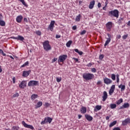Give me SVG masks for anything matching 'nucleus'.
<instances>
[{
    "label": "nucleus",
    "instance_id": "4c0bfd02",
    "mask_svg": "<svg viewBox=\"0 0 130 130\" xmlns=\"http://www.w3.org/2000/svg\"><path fill=\"white\" fill-rule=\"evenodd\" d=\"M36 33L38 36H41V31H40V30H37Z\"/></svg>",
    "mask_w": 130,
    "mask_h": 130
},
{
    "label": "nucleus",
    "instance_id": "6e6d98bb",
    "mask_svg": "<svg viewBox=\"0 0 130 130\" xmlns=\"http://www.w3.org/2000/svg\"><path fill=\"white\" fill-rule=\"evenodd\" d=\"M116 38H117V39H120V38H121V36H120V35H117V36H116Z\"/></svg>",
    "mask_w": 130,
    "mask_h": 130
},
{
    "label": "nucleus",
    "instance_id": "6ab92c4d",
    "mask_svg": "<svg viewBox=\"0 0 130 130\" xmlns=\"http://www.w3.org/2000/svg\"><path fill=\"white\" fill-rule=\"evenodd\" d=\"M85 116L86 119H87V120H88V121H92L93 120V117L91 116L90 115L86 114Z\"/></svg>",
    "mask_w": 130,
    "mask_h": 130
},
{
    "label": "nucleus",
    "instance_id": "ea45409f",
    "mask_svg": "<svg viewBox=\"0 0 130 130\" xmlns=\"http://www.w3.org/2000/svg\"><path fill=\"white\" fill-rule=\"evenodd\" d=\"M86 30H83L82 31L80 32V35H85L86 34Z\"/></svg>",
    "mask_w": 130,
    "mask_h": 130
},
{
    "label": "nucleus",
    "instance_id": "a211bd4d",
    "mask_svg": "<svg viewBox=\"0 0 130 130\" xmlns=\"http://www.w3.org/2000/svg\"><path fill=\"white\" fill-rule=\"evenodd\" d=\"M22 20H23V16H22V15L18 16L16 17V22H17V23H21Z\"/></svg>",
    "mask_w": 130,
    "mask_h": 130
},
{
    "label": "nucleus",
    "instance_id": "de8ad7c7",
    "mask_svg": "<svg viewBox=\"0 0 130 130\" xmlns=\"http://www.w3.org/2000/svg\"><path fill=\"white\" fill-rule=\"evenodd\" d=\"M91 72L92 73H96V69L95 68H91Z\"/></svg>",
    "mask_w": 130,
    "mask_h": 130
},
{
    "label": "nucleus",
    "instance_id": "3c124183",
    "mask_svg": "<svg viewBox=\"0 0 130 130\" xmlns=\"http://www.w3.org/2000/svg\"><path fill=\"white\" fill-rule=\"evenodd\" d=\"M57 60V58H54L52 60V63H53L54 62H55Z\"/></svg>",
    "mask_w": 130,
    "mask_h": 130
},
{
    "label": "nucleus",
    "instance_id": "a878e982",
    "mask_svg": "<svg viewBox=\"0 0 130 130\" xmlns=\"http://www.w3.org/2000/svg\"><path fill=\"white\" fill-rule=\"evenodd\" d=\"M75 21L76 22H80V21H81V14H79L78 16H76Z\"/></svg>",
    "mask_w": 130,
    "mask_h": 130
},
{
    "label": "nucleus",
    "instance_id": "0eeeda50",
    "mask_svg": "<svg viewBox=\"0 0 130 130\" xmlns=\"http://www.w3.org/2000/svg\"><path fill=\"white\" fill-rule=\"evenodd\" d=\"M39 82L35 80H31L28 83V87H34V86H36L38 85Z\"/></svg>",
    "mask_w": 130,
    "mask_h": 130
},
{
    "label": "nucleus",
    "instance_id": "79ce46f5",
    "mask_svg": "<svg viewBox=\"0 0 130 130\" xmlns=\"http://www.w3.org/2000/svg\"><path fill=\"white\" fill-rule=\"evenodd\" d=\"M114 92V90H112L111 89H110L109 91V95H112V94H113V93Z\"/></svg>",
    "mask_w": 130,
    "mask_h": 130
},
{
    "label": "nucleus",
    "instance_id": "aec40b11",
    "mask_svg": "<svg viewBox=\"0 0 130 130\" xmlns=\"http://www.w3.org/2000/svg\"><path fill=\"white\" fill-rule=\"evenodd\" d=\"M80 112L82 114H85L87 112V108L85 107H82L80 110Z\"/></svg>",
    "mask_w": 130,
    "mask_h": 130
},
{
    "label": "nucleus",
    "instance_id": "bb28decb",
    "mask_svg": "<svg viewBox=\"0 0 130 130\" xmlns=\"http://www.w3.org/2000/svg\"><path fill=\"white\" fill-rule=\"evenodd\" d=\"M38 97V95H37L36 94H33L31 96V100H35V99H36V98H37Z\"/></svg>",
    "mask_w": 130,
    "mask_h": 130
},
{
    "label": "nucleus",
    "instance_id": "9b49d317",
    "mask_svg": "<svg viewBox=\"0 0 130 130\" xmlns=\"http://www.w3.org/2000/svg\"><path fill=\"white\" fill-rule=\"evenodd\" d=\"M26 84V81H21L20 84L19 85V88H20V89H25V88H26V86H27Z\"/></svg>",
    "mask_w": 130,
    "mask_h": 130
},
{
    "label": "nucleus",
    "instance_id": "f704fd0d",
    "mask_svg": "<svg viewBox=\"0 0 130 130\" xmlns=\"http://www.w3.org/2000/svg\"><path fill=\"white\" fill-rule=\"evenodd\" d=\"M20 1L21 3H22V5L24 6V7H27L28 5L26 4V3H25V1L24 0H19Z\"/></svg>",
    "mask_w": 130,
    "mask_h": 130
},
{
    "label": "nucleus",
    "instance_id": "680f3d73",
    "mask_svg": "<svg viewBox=\"0 0 130 130\" xmlns=\"http://www.w3.org/2000/svg\"><path fill=\"white\" fill-rule=\"evenodd\" d=\"M24 22H26V23H28V19H27V18H24Z\"/></svg>",
    "mask_w": 130,
    "mask_h": 130
},
{
    "label": "nucleus",
    "instance_id": "0e129e2a",
    "mask_svg": "<svg viewBox=\"0 0 130 130\" xmlns=\"http://www.w3.org/2000/svg\"><path fill=\"white\" fill-rule=\"evenodd\" d=\"M56 38L58 39L60 38V35H56Z\"/></svg>",
    "mask_w": 130,
    "mask_h": 130
},
{
    "label": "nucleus",
    "instance_id": "a19ab883",
    "mask_svg": "<svg viewBox=\"0 0 130 130\" xmlns=\"http://www.w3.org/2000/svg\"><path fill=\"white\" fill-rule=\"evenodd\" d=\"M110 89L114 91V90H115V85H112Z\"/></svg>",
    "mask_w": 130,
    "mask_h": 130
},
{
    "label": "nucleus",
    "instance_id": "c756f323",
    "mask_svg": "<svg viewBox=\"0 0 130 130\" xmlns=\"http://www.w3.org/2000/svg\"><path fill=\"white\" fill-rule=\"evenodd\" d=\"M0 26H2V27L6 26V22L4 20H0Z\"/></svg>",
    "mask_w": 130,
    "mask_h": 130
},
{
    "label": "nucleus",
    "instance_id": "4be33fe9",
    "mask_svg": "<svg viewBox=\"0 0 130 130\" xmlns=\"http://www.w3.org/2000/svg\"><path fill=\"white\" fill-rule=\"evenodd\" d=\"M101 108H102V106L96 105L94 109V111H95V112L99 111V110H100Z\"/></svg>",
    "mask_w": 130,
    "mask_h": 130
},
{
    "label": "nucleus",
    "instance_id": "c9c22d12",
    "mask_svg": "<svg viewBox=\"0 0 130 130\" xmlns=\"http://www.w3.org/2000/svg\"><path fill=\"white\" fill-rule=\"evenodd\" d=\"M111 78L112 80H113V81H115V74H111Z\"/></svg>",
    "mask_w": 130,
    "mask_h": 130
},
{
    "label": "nucleus",
    "instance_id": "c85d7f7f",
    "mask_svg": "<svg viewBox=\"0 0 130 130\" xmlns=\"http://www.w3.org/2000/svg\"><path fill=\"white\" fill-rule=\"evenodd\" d=\"M74 51H75V52H77V53H78L79 55H82L83 53L82 51H79V49H75Z\"/></svg>",
    "mask_w": 130,
    "mask_h": 130
},
{
    "label": "nucleus",
    "instance_id": "ddd939ff",
    "mask_svg": "<svg viewBox=\"0 0 130 130\" xmlns=\"http://www.w3.org/2000/svg\"><path fill=\"white\" fill-rule=\"evenodd\" d=\"M108 98V95L107 94V92L104 91L102 96V101L104 102V101H106V99Z\"/></svg>",
    "mask_w": 130,
    "mask_h": 130
},
{
    "label": "nucleus",
    "instance_id": "6e6552de",
    "mask_svg": "<svg viewBox=\"0 0 130 130\" xmlns=\"http://www.w3.org/2000/svg\"><path fill=\"white\" fill-rule=\"evenodd\" d=\"M54 24H55V21L54 20H52L51 21L50 24L48 26V29L52 32L53 31V28H54Z\"/></svg>",
    "mask_w": 130,
    "mask_h": 130
},
{
    "label": "nucleus",
    "instance_id": "cd10ccee",
    "mask_svg": "<svg viewBox=\"0 0 130 130\" xmlns=\"http://www.w3.org/2000/svg\"><path fill=\"white\" fill-rule=\"evenodd\" d=\"M123 102V100L122 99H120L119 100H118L116 102V105H119L120 104H121Z\"/></svg>",
    "mask_w": 130,
    "mask_h": 130
},
{
    "label": "nucleus",
    "instance_id": "f03ea898",
    "mask_svg": "<svg viewBox=\"0 0 130 130\" xmlns=\"http://www.w3.org/2000/svg\"><path fill=\"white\" fill-rule=\"evenodd\" d=\"M43 47L46 51L51 50V45L49 44V41L46 40L43 42Z\"/></svg>",
    "mask_w": 130,
    "mask_h": 130
},
{
    "label": "nucleus",
    "instance_id": "09e8293b",
    "mask_svg": "<svg viewBox=\"0 0 130 130\" xmlns=\"http://www.w3.org/2000/svg\"><path fill=\"white\" fill-rule=\"evenodd\" d=\"M45 106L47 108V107H49V106H50V104L48 103H46L45 104Z\"/></svg>",
    "mask_w": 130,
    "mask_h": 130
},
{
    "label": "nucleus",
    "instance_id": "393cba45",
    "mask_svg": "<svg viewBox=\"0 0 130 130\" xmlns=\"http://www.w3.org/2000/svg\"><path fill=\"white\" fill-rule=\"evenodd\" d=\"M72 43H73V41L72 40L69 41L66 44L67 47H71V45H72Z\"/></svg>",
    "mask_w": 130,
    "mask_h": 130
},
{
    "label": "nucleus",
    "instance_id": "2eb2a0df",
    "mask_svg": "<svg viewBox=\"0 0 130 130\" xmlns=\"http://www.w3.org/2000/svg\"><path fill=\"white\" fill-rule=\"evenodd\" d=\"M128 123H130V119L129 118L125 119L122 122V125H126Z\"/></svg>",
    "mask_w": 130,
    "mask_h": 130
},
{
    "label": "nucleus",
    "instance_id": "8fccbe9b",
    "mask_svg": "<svg viewBox=\"0 0 130 130\" xmlns=\"http://www.w3.org/2000/svg\"><path fill=\"white\" fill-rule=\"evenodd\" d=\"M117 77V83H119V75L117 74L116 75Z\"/></svg>",
    "mask_w": 130,
    "mask_h": 130
},
{
    "label": "nucleus",
    "instance_id": "774afa93",
    "mask_svg": "<svg viewBox=\"0 0 130 130\" xmlns=\"http://www.w3.org/2000/svg\"><path fill=\"white\" fill-rule=\"evenodd\" d=\"M82 117V115H78V119H81V118Z\"/></svg>",
    "mask_w": 130,
    "mask_h": 130
},
{
    "label": "nucleus",
    "instance_id": "39448f33",
    "mask_svg": "<svg viewBox=\"0 0 130 130\" xmlns=\"http://www.w3.org/2000/svg\"><path fill=\"white\" fill-rule=\"evenodd\" d=\"M68 58V55H61L59 56V59H58V62H63L66 59Z\"/></svg>",
    "mask_w": 130,
    "mask_h": 130
},
{
    "label": "nucleus",
    "instance_id": "423d86ee",
    "mask_svg": "<svg viewBox=\"0 0 130 130\" xmlns=\"http://www.w3.org/2000/svg\"><path fill=\"white\" fill-rule=\"evenodd\" d=\"M113 26V23L111 21H109L107 22V23L106 24V27L107 28V30L108 32H110L111 31V29L112 28V27Z\"/></svg>",
    "mask_w": 130,
    "mask_h": 130
},
{
    "label": "nucleus",
    "instance_id": "1a4fd4ad",
    "mask_svg": "<svg viewBox=\"0 0 130 130\" xmlns=\"http://www.w3.org/2000/svg\"><path fill=\"white\" fill-rule=\"evenodd\" d=\"M22 124L24 126V127H26V128H30V129H34V127L32 125H28V124L26 123V122L24 121H22L21 122Z\"/></svg>",
    "mask_w": 130,
    "mask_h": 130
},
{
    "label": "nucleus",
    "instance_id": "603ef678",
    "mask_svg": "<svg viewBox=\"0 0 130 130\" xmlns=\"http://www.w3.org/2000/svg\"><path fill=\"white\" fill-rule=\"evenodd\" d=\"M12 81L13 84H15V83H16V78L15 77L12 78Z\"/></svg>",
    "mask_w": 130,
    "mask_h": 130
},
{
    "label": "nucleus",
    "instance_id": "c03bdc74",
    "mask_svg": "<svg viewBox=\"0 0 130 130\" xmlns=\"http://www.w3.org/2000/svg\"><path fill=\"white\" fill-rule=\"evenodd\" d=\"M107 36L108 38H106V39H111V35H110L109 33L107 34Z\"/></svg>",
    "mask_w": 130,
    "mask_h": 130
},
{
    "label": "nucleus",
    "instance_id": "49530a36",
    "mask_svg": "<svg viewBox=\"0 0 130 130\" xmlns=\"http://www.w3.org/2000/svg\"><path fill=\"white\" fill-rule=\"evenodd\" d=\"M56 81L58 83H59L61 81V77L60 78H56Z\"/></svg>",
    "mask_w": 130,
    "mask_h": 130
},
{
    "label": "nucleus",
    "instance_id": "e433bc0d",
    "mask_svg": "<svg viewBox=\"0 0 130 130\" xmlns=\"http://www.w3.org/2000/svg\"><path fill=\"white\" fill-rule=\"evenodd\" d=\"M19 93L16 92L13 95V98H16V97H19Z\"/></svg>",
    "mask_w": 130,
    "mask_h": 130
},
{
    "label": "nucleus",
    "instance_id": "20e7f679",
    "mask_svg": "<svg viewBox=\"0 0 130 130\" xmlns=\"http://www.w3.org/2000/svg\"><path fill=\"white\" fill-rule=\"evenodd\" d=\"M52 121V118L49 117H47L45 118L44 120L41 122V124H45L48 122L49 123H51Z\"/></svg>",
    "mask_w": 130,
    "mask_h": 130
},
{
    "label": "nucleus",
    "instance_id": "864d4df0",
    "mask_svg": "<svg viewBox=\"0 0 130 130\" xmlns=\"http://www.w3.org/2000/svg\"><path fill=\"white\" fill-rule=\"evenodd\" d=\"M3 19H4V16H3L2 14H0V21L3 20Z\"/></svg>",
    "mask_w": 130,
    "mask_h": 130
},
{
    "label": "nucleus",
    "instance_id": "5701e85b",
    "mask_svg": "<svg viewBox=\"0 0 130 130\" xmlns=\"http://www.w3.org/2000/svg\"><path fill=\"white\" fill-rule=\"evenodd\" d=\"M111 41V39H107V40L104 44L105 47H106V46H107V45H108L109 43H110Z\"/></svg>",
    "mask_w": 130,
    "mask_h": 130
},
{
    "label": "nucleus",
    "instance_id": "5fc2aeb1",
    "mask_svg": "<svg viewBox=\"0 0 130 130\" xmlns=\"http://www.w3.org/2000/svg\"><path fill=\"white\" fill-rule=\"evenodd\" d=\"M108 5V0H106L105 3V6L107 7Z\"/></svg>",
    "mask_w": 130,
    "mask_h": 130
},
{
    "label": "nucleus",
    "instance_id": "72a5a7b5",
    "mask_svg": "<svg viewBox=\"0 0 130 130\" xmlns=\"http://www.w3.org/2000/svg\"><path fill=\"white\" fill-rule=\"evenodd\" d=\"M20 127L17 126H13L12 128V130H19Z\"/></svg>",
    "mask_w": 130,
    "mask_h": 130
},
{
    "label": "nucleus",
    "instance_id": "4d7b16f0",
    "mask_svg": "<svg viewBox=\"0 0 130 130\" xmlns=\"http://www.w3.org/2000/svg\"><path fill=\"white\" fill-rule=\"evenodd\" d=\"M113 130H120V128H119V127H116L114 128Z\"/></svg>",
    "mask_w": 130,
    "mask_h": 130
},
{
    "label": "nucleus",
    "instance_id": "2f4dec72",
    "mask_svg": "<svg viewBox=\"0 0 130 130\" xmlns=\"http://www.w3.org/2000/svg\"><path fill=\"white\" fill-rule=\"evenodd\" d=\"M37 108H39V107H41L42 106V102H39L37 104Z\"/></svg>",
    "mask_w": 130,
    "mask_h": 130
},
{
    "label": "nucleus",
    "instance_id": "412c9836",
    "mask_svg": "<svg viewBox=\"0 0 130 130\" xmlns=\"http://www.w3.org/2000/svg\"><path fill=\"white\" fill-rule=\"evenodd\" d=\"M118 88L121 89V91L122 92V91H124L125 90V85L120 84L118 86Z\"/></svg>",
    "mask_w": 130,
    "mask_h": 130
},
{
    "label": "nucleus",
    "instance_id": "f3484780",
    "mask_svg": "<svg viewBox=\"0 0 130 130\" xmlns=\"http://www.w3.org/2000/svg\"><path fill=\"white\" fill-rule=\"evenodd\" d=\"M128 107H129V104L126 103L120 107V109H124V108H128Z\"/></svg>",
    "mask_w": 130,
    "mask_h": 130
},
{
    "label": "nucleus",
    "instance_id": "bf43d9fd",
    "mask_svg": "<svg viewBox=\"0 0 130 130\" xmlns=\"http://www.w3.org/2000/svg\"><path fill=\"white\" fill-rule=\"evenodd\" d=\"M98 8H101V3H99L98 4Z\"/></svg>",
    "mask_w": 130,
    "mask_h": 130
},
{
    "label": "nucleus",
    "instance_id": "a18cd8bd",
    "mask_svg": "<svg viewBox=\"0 0 130 130\" xmlns=\"http://www.w3.org/2000/svg\"><path fill=\"white\" fill-rule=\"evenodd\" d=\"M103 58H104V55L103 54L100 55L99 56V59L102 60V59H103Z\"/></svg>",
    "mask_w": 130,
    "mask_h": 130
},
{
    "label": "nucleus",
    "instance_id": "37998d69",
    "mask_svg": "<svg viewBox=\"0 0 130 130\" xmlns=\"http://www.w3.org/2000/svg\"><path fill=\"white\" fill-rule=\"evenodd\" d=\"M128 36V35H123L122 36V39H123V40H125V39H126V38H127V37Z\"/></svg>",
    "mask_w": 130,
    "mask_h": 130
},
{
    "label": "nucleus",
    "instance_id": "dca6fc26",
    "mask_svg": "<svg viewBox=\"0 0 130 130\" xmlns=\"http://www.w3.org/2000/svg\"><path fill=\"white\" fill-rule=\"evenodd\" d=\"M94 6H95V1L93 0L90 2L89 5L88 6L89 9L92 10L93 8H94Z\"/></svg>",
    "mask_w": 130,
    "mask_h": 130
},
{
    "label": "nucleus",
    "instance_id": "7c9ffc66",
    "mask_svg": "<svg viewBox=\"0 0 130 130\" xmlns=\"http://www.w3.org/2000/svg\"><path fill=\"white\" fill-rule=\"evenodd\" d=\"M27 66H29V61H27L24 64H23L21 66V68H25V67H27Z\"/></svg>",
    "mask_w": 130,
    "mask_h": 130
},
{
    "label": "nucleus",
    "instance_id": "4468645a",
    "mask_svg": "<svg viewBox=\"0 0 130 130\" xmlns=\"http://www.w3.org/2000/svg\"><path fill=\"white\" fill-rule=\"evenodd\" d=\"M12 39H15V40H20V41H23L24 40V37L21 36H18L17 37H13Z\"/></svg>",
    "mask_w": 130,
    "mask_h": 130
},
{
    "label": "nucleus",
    "instance_id": "f257e3e1",
    "mask_svg": "<svg viewBox=\"0 0 130 130\" xmlns=\"http://www.w3.org/2000/svg\"><path fill=\"white\" fill-rule=\"evenodd\" d=\"M82 78L85 81H91L94 79V75L89 73H85L83 74Z\"/></svg>",
    "mask_w": 130,
    "mask_h": 130
},
{
    "label": "nucleus",
    "instance_id": "f8f14e48",
    "mask_svg": "<svg viewBox=\"0 0 130 130\" xmlns=\"http://www.w3.org/2000/svg\"><path fill=\"white\" fill-rule=\"evenodd\" d=\"M104 82L105 84H106V85H109L112 83V80H111L110 79L105 77L104 78Z\"/></svg>",
    "mask_w": 130,
    "mask_h": 130
},
{
    "label": "nucleus",
    "instance_id": "b1692460",
    "mask_svg": "<svg viewBox=\"0 0 130 130\" xmlns=\"http://www.w3.org/2000/svg\"><path fill=\"white\" fill-rule=\"evenodd\" d=\"M116 123H117V121L116 120L113 121L110 124L109 127H112V126H114Z\"/></svg>",
    "mask_w": 130,
    "mask_h": 130
},
{
    "label": "nucleus",
    "instance_id": "473e14b6",
    "mask_svg": "<svg viewBox=\"0 0 130 130\" xmlns=\"http://www.w3.org/2000/svg\"><path fill=\"white\" fill-rule=\"evenodd\" d=\"M110 108L111 109H114V108H116V104H110Z\"/></svg>",
    "mask_w": 130,
    "mask_h": 130
},
{
    "label": "nucleus",
    "instance_id": "69168bd1",
    "mask_svg": "<svg viewBox=\"0 0 130 130\" xmlns=\"http://www.w3.org/2000/svg\"><path fill=\"white\" fill-rule=\"evenodd\" d=\"M3 72V69L2 68V66H0V73Z\"/></svg>",
    "mask_w": 130,
    "mask_h": 130
},
{
    "label": "nucleus",
    "instance_id": "9d476101",
    "mask_svg": "<svg viewBox=\"0 0 130 130\" xmlns=\"http://www.w3.org/2000/svg\"><path fill=\"white\" fill-rule=\"evenodd\" d=\"M31 74V70L28 71H23L22 72V77H24V78H27L29 75Z\"/></svg>",
    "mask_w": 130,
    "mask_h": 130
},
{
    "label": "nucleus",
    "instance_id": "13d9d810",
    "mask_svg": "<svg viewBox=\"0 0 130 130\" xmlns=\"http://www.w3.org/2000/svg\"><path fill=\"white\" fill-rule=\"evenodd\" d=\"M77 29V26L76 25H74L72 27V29L73 30H76Z\"/></svg>",
    "mask_w": 130,
    "mask_h": 130
},
{
    "label": "nucleus",
    "instance_id": "7ed1b4c3",
    "mask_svg": "<svg viewBox=\"0 0 130 130\" xmlns=\"http://www.w3.org/2000/svg\"><path fill=\"white\" fill-rule=\"evenodd\" d=\"M109 16L112 18L114 17L117 18L119 17V11L117 9L112 10L109 12Z\"/></svg>",
    "mask_w": 130,
    "mask_h": 130
},
{
    "label": "nucleus",
    "instance_id": "338daca9",
    "mask_svg": "<svg viewBox=\"0 0 130 130\" xmlns=\"http://www.w3.org/2000/svg\"><path fill=\"white\" fill-rule=\"evenodd\" d=\"M121 21H123V18H121L119 19V22H121Z\"/></svg>",
    "mask_w": 130,
    "mask_h": 130
},
{
    "label": "nucleus",
    "instance_id": "58836bf2",
    "mask_svg": "<svg viewBox=\"0 0 130 130\" xmlns=\"http://www.w3.org/2000/svg\"><path fill=\"white\" fill-rule=\"evenodd\" d=\"M93 64H94L93 62H90V63H89L88 64H87L86 65V67H88V68H90V67H92V66H93Z\"/></svg>",
    "mask_w": 130,
    "mask_h": 130
},
{
    "label": "nucleus",
    "instance_id": "052dcab7",
    "mask_svg": "<svg viewBox=\"0 0 130 130\" xmlns=\"http://www.w3.org/2000/svg\"><path fill=\"white\" fill-rule=\"evenodd\" d=\"M73 59H74V60H75L76 62H77V61H79V59L77 58H73Z\"/></svg>",
    "mask_w": 130,
    "mask_h": 130
},
{
    "label": "nucleus",
    "instance_id": "e2e57ef3",
    "mask_svg": "<svg viewBox=\"0 0 130 130\" xmlns=\"http://www.w3.org/2000/svg\"><path fill=\"white\" fill-rule=\"evenodd\" d=\"M101 81H98L96 85H101Z\"/></svg>",
    "mask_w": 130,
    "mask_h": 130
}]
</instances>
